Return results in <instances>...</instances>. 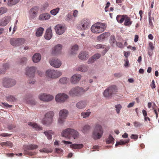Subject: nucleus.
<instances>
[{"mask_svg":"<svg viewBox=\"0 0 159 159\" xmlns=\"http://www.w3.org/2000/svg\"><path fill=\"white\" fill-rule=\"evenodd\" d=\"M62 136L69 139L72 138L74 139L78 138L79 133L78 132L73 129L68 128L63 130L61 133Z\"/></svg>","mask_w":159,"mask_h":159,"instance_id":"f257e3e1","label":"nucleus"},{"mask_svg":"<svg viewBox=\"0 0 159 159\" xmlns=\"http://www.w3.org/2000/svg\"><path fill=\"white\" fill-rule=\"evenodd\" d=\"M89 88L84 89L82 87L78 86L72 88L69 91V95L72 97H78L81 96L88 90Z\"/></svg>","mask_w":159,"mask_h":159,"instance_id":"f03ea898","label":"nucleus"},{"mask_svg":"<svg viewBox=\"0 0 159 159\" xmlns=\"http://www.w3.org/2000/svg\"><path fill=\"white\" fill-rule=\"evenodd\" d=\"M106 27V24L100 22L96 23L91 27L92 31L95 33H99L104 31Z\"/></svg>","mask_w":159,"mask_h":159,"instance_id":"7ed1b4c3","label":"nucleus"},{"mask_svg":"<svg viewBox=\"0 0 159 159\" xmlns=\"http://www.w3.org/2000/svg\"><path fill=\"white\" fill-rule=\"evenodd\" d=\"M103 133L102 127L99 124H97L93 132V137L95 140L99 139L102 136Z\"/></svg>","mask_w":159,"mask_h":159,"instance_id":"20e7f679","label":"nucleus"},{"mask_svg":"<svg viewBox=\"0 0 159 159\" xmlns=\"http://www.w3.org/2000/svg\"><path fill=\"white\" fill-rule=\"evenodd\" d=\"M16 80L9 77H3L2 80V85L4 87L9 88L14 86L16 84Z\"/></svg>","mask_w":159,"mask_h":159,"instance_id":"39448f33","label":"nucleus"},{"mask_svg":"<svg viewBox=\"0 0 159 159\" xmlns=\"http://www.w3.org/2000/svg\"><path fill=\"white\" fill-rule=\"evenodd\" d=\"M116 90L115 86L113 85L110 86L104 91L103 95L104 97L107 98H110L116 93Z\"/></svg>","mask_w":159,"mask_h":159,"instance_id":"423d86ee","label":"nucleus"},{"mask_svg":"<svg viewBox=\"0 0 159 159\" xmlns=\"http://www.w3.org/2000/svg\"><path fill=\"white\" fill-rule=\"evenodd\" d=\"M46 74L48 77L52 79L58 78L62 74V72L60 71L51 69L47 70Z\"/></svg>","mask_w":159,"mask_h":159,"instance_id":"0eeeda50","label":"nucleus"},{"mask_svg":"<svg viewBox=\"0 0 159 159\" xmlns=\"http://www.w3.org/2000/svg\"><path fill=\"white\" fill-rule=\"evenodd\" d=\"M38 146L36 144H31L25 145L24 146V154L30 156L34 155V152L29 151L30 150H33L37 149Z\"/></svg>","mask_w":159,"mask_h":159,"instance_id":"6e6552de","label":"nucleus"},{"mask_svg":"<svg viewBox=\"0 0 159 159\" xmlns=\"http://www.w3.org/2000/svg\"><path fill=\"white\" fill-rule=\"evenodd\" d=\"M11 44L13 46H18L23 44L25 42L24 39L11 38L10 40Z\"/></svg>","mask_w":159,"mask_h":159,"instance_id":"1a4fd4ad","label":"nucleus"},{"mask_svg":"<svg viewBox=\"0 0 159 159\" xmlns=\"http://www.w3.org/2000/svg\"><path fill=\"white\" fill-rule=\"evenodd\" d=\"M39 98L41 100L44 102H49L52 101L54 98V97L50 94L45 93H42L39 96Z\"/></svg>","mask_w":159,"mask_h":159,"instance_id":"9d476101","label":"nucleus"},{"mask_svg":"<svg viewBox=\"0 0 159 159\" xmlns=\"http://www.w3.org/2000/svg\"><path fill=\"white\" fill-rule=\"evenodd\" d=\"M50 65L56 68H59L61 65V61L57 58H52L49 60Z\"/></svg>","mask_w":159,"mask_h":159,"instance_id":"9b49d317","label":"nucleus"},{"mask_svg":"<svg viewBox=\"0 0 159 159\" xmlns=\"http://www.w3.org/2000/svg\"><path fill=\"white\" fill-rule=\"evenodd\" d=\"M90 21L88 19H84L81 21L79 27L82 30L87 29L90 27Z\"/></svg>","mask_w":159,"mask_h":159,"instance_id":"f8f14e48","label":"nucleus"},{"mask_svg":"<svg viewBox=\"0 0 159 159\" xmlns=\"http://www.w3.org/2000/svg\"><path fill=\"white\" fill-rule=\"evenodd\" d=\"M36 70V68L34 66L27 67L25 72V75L29 77H34V74Z\"/></svg>","mask_w":159,"mask_h":159,"instance_id":"ddd939ff","label":"nucleus"},{"mask_svg":"<svg viewBox=\"0 0 159 159\" xmlns=\"http://www.w3.org/2000/svg\"><path fill=\"white\" fill-rule=\"evenodd\" d=\"M68 95L65 93H60L55 97V100L57 102H65L68 98Z\"/></svg>","mask_w":159,"mask_h":159,"instance_id":"4468645a","label":"nucleus"},{"mask_svg":"<svg viewBox=\"0 0 159 159\" xmlns=\"http://www.w3.org/2000/svg\"><path fill=\"white\" fill-rule=\"evenodd\" d=\"M62 45L58 44L54 46L52 50V54L54 55H57L61 53L62 49Z\"/></svg>","mask_w":159,"mask_h":159,"instance_id":"2eb2a0df","label":"nucleus"},{"mask_svg":"<svg viewBox=\"0 0 159 159\" xmlns=\"http://www.w3.org/2000/svg\"><path fill=\"white\" fill-rule=\"evenodd\" d=\"M62 142L64 144H71L70 145V147L72 149H80L82 148L83 147V144H72V143L70 141H67L65 140H63L62 141Z\"/></svg>","mask_w":159,"mask_h":159,"instance_id":"dca6fc26","label":"nucleus"},{"mask_svg":"<svg viewBox=\"0 0 159 159\" xmlns=\"http://www.w3.org/2000/svg\"><path fill=\"white\" fill-rule=\"evenodd\" d=\"M81 77V75L80 74H74L71 77L70 79V82L72 84H76L80 81Z\"/></svg>","mask_w":159,"mask_h":159,"instance_id":"f3484780","label":"nucleus"},{"mask_svg":"<svg viewBox=\"0 0 159 159\" xmlns=\"http://www.w3.org/2000/svg\"><path fill=\"white\" fill-rule=\"evenodd\" d=\"M55 30L57 34L59 35H61L65 32L66 28L64 26L60 25H57L55 26Z\"/></svg>","mask_w":159,"mask_h":159,"instance_id":"a211bd4d","label":"nucleus"},{"mask_svg":"<svg viewBox=\"0 0 159 159\" xmlns=\"http://www.w3.org/2000/svg\"><path fill=\"white\" fill-rule=\"evenodd\" d=\"M38 9V8L37 7H34L30 9L29 17L31 19H34L36 16Z\"/></svg>","mask_w":159,"mask_h":159,"instance_id":"6ab92c4d","label":"nucleus"},{"mask_svg":"<svg viewBox=\"0 0 159 159\" xmlns=\"http://www.w3.org/2000/svg\"><path fill=\"white\" fill-rule=\"evenodd\" d=\"M101 55L99 53H96L89 58L87 61L88 64L93 63L97 60L99 59Z\"/></svg>","mask_w":159,"mask_h":159,"instance_id":"aec40b11","label":"nucleus"},{"mask_svg":"<svg viewBox=\"0 0 159 159\" xmlns=\"http://www.w3.org/2000/svg\"><path fill=\"white\" fill-rule=\"evenodd\" d=\"M11 20V17L9 16H6L0 20V25L4 26L7 25Z\"/></svg>","mask_w":159,"mask_h":159,"instance_id":"412c9836","label":"nucleus"},{"mask_svg":"<svg viewBox=\"0 0 159 159\" xmlns=\"http://www.w3.org/2000/svg\"><path fill=\"white\" fill-rule=\"evenodd\" d=\"M69 112L66 109L61 110L59 112V116L61 118L65 119L68 115Z\"/></svg>","mask_w":159,"mask_h":159,"instance_id":"4be33fe9","label":"nucleus"},{"mask_svg":"<svg viewBox=\"0 0 159 159\" xmlns=\"http://www.w3.org/2000/svg\"><path fill=\"white\" fill-rule=\"evenodd\" d=\"M89 57L88 52H81L79 55V58L83 60L87 59Z\"/></svg>","mask_w":159,"mask_h":159,"instance_id":"5701e85b","label":"nucleus"},{"mask_svg":"<svg viewBox=\"0 0 159 159\" xmlns=\"http://www.w3.org/2000/svg\"><path fill=\"white\" fill-rule=\"evenodd\" d=\"M87 105L86 101L84 100L80 101L77 102L76 104V107L80 109H84Z\"/></svg>","mask_w":159,"mask_h":159,"instance_id":"b1692460","label":"nucleus"},{"mask_svg":"<svg viewBox=\"0 0 159 159\" xmlns=\"http://www.w3.org/2000/svg\"><path fill=\"white\" fill-rule=\"evenodd\" d=\"M41 58V55L40 54L38 53H36L33 56V61L34 63H38L40 61Z\"/></svg>","mask_w":159,"mask_h":159,"instance_id":"393cba45","label":"nucleus"},{"mask_svg":"<svg viewBox=\"0 0 159 159\" xmlns=\"http://www.w3.org/2000/svg\"><path fill=\"white\" fill-rule=\"evenodd\" d=\"M52 33L51 29V28H49L46 30L44 37L46 39L49 40L52 37Z\"/></svg>","mask_w":159,"mask_h":159,"instance_id":"a878e982","label":"nucleus"},{"mask_svg":"<svg viewBox=\"0 0 159 159\" xmlns=\"http://www.w3.org/2000/svg\"><path fill=\"white\" fill-rule=\"evenodd\" d=\"M50 15L47 13H44L41 14L39 17V20H46L49 19Z\"/></svg>","mask_w":159,"mask_h":159,"instance_id":"bb28decb","label":"nucleus"},{"mask_svg":"<svg viewBox=\"0 0 159 159\" xmlns=\"http://www.w3.org/2000/svg\"><path fill=\"white\" fill-rule=\"evenodd\" d=\"M28 124L36 130H40L42 129V128L35 123L30 122H28Z\"/></svg>","mask_w":159,"mask_h":159,"instance_id":"cd10ccee","label":"nucleus"},{"mask_svg":"<svg viewBox=\"0 0 159 159\" xmlns=\"http://www.w3.org/2000/svg\"><path fill=\"white\" fill-rule=\"evenodd\" d=\"M89 66L87 65L82 64L80 65L78 67L79 71L82 72H86L88 70Z\"/></svg>","mask_w":159,"mask_h":159,"instance_id":"c85d7f7f","label":"nucleus"},{"mask_svg":"<svg viewBox=\"0 0 159 159\" xmlns=\"http://www.w3.org/2000/svg\"><path fill=\"white\" fill-rule=\"evenodd\" d=\"M79 47L77 45H75L72 46L69 52L70 54L72 55L75 54L78 50Z\"/></svg>","mask_w":159,"mask_h":159,"instance_id":"c756f323","label":"nucleus"},{"mask_svg":"<svg viewBox=\"0 0 159 159\" xmlns=\"http://www.w3.org/2000/svg\"><path fill=\"white\" fill-rule=\"evenodd\" d=\"M109 35V33H104L101 34L97 37V39L98 40H103L107 38Z\"/></svg>","mask_w":159,"mask_h":159,"instance_id":"7c9ffc66","label":"nucleus"},{"mask_svg":"<svg viewBox=\"0 0 159 159\" xmlns=\"http://www.w3.org/2000/svg\"><path fill=\"white\" fill-rule=\"evenodd\" d=\"M54 115V112L52 111L47 112L44 115L46 119H52Z\"/></svg>","mask_w":159,"mask_h":159,"instance_id":"2f4dec72","label":"nucleus"},{"mask_svg":"<svg viewBox=\"0 0 159 159\" xmlns=\"http://www.w3.org/2000/svg\"><path fill=\"white\" fill-rule=\"evenodd\" d=\"M20 0H7V5L10 7L15 5L18 3Z\"/></svg>","mask_w":159,"mask_h":159,"instance_id":"473e14b6","label":"nucleus"},{"mask_svg":"<svg viewBox=\"0 0 159 159\" xmlns=\"http://www.w3.org/2000/svg\"><path fill=\"white\" fill-rule=\"evenodd\" d=\"M124 25L125 26H129L132 24V21H131L130 18L126 15L124 20Z\"/></svg>","mask_w":159,"mask_h":159,"instance_id":"72a5a7b5","label":"nucleus"},{"mask_svg":"<svg viewBox=\"0 0 159 159\" xmlns=\"http://www.w3.org/2000/svg\"><path fill=\"white\" fill-rule=\"evenodd\" d=\"M44 29L42 27H39L37 29L36 32V35L37 37H40L42 35Z\"/></svg>","mask_w":159,"mask_h":159,"instance_id":"f704fd0d","label":"nucleus"},{"mask_svg":"<svg viewBox=\"0 0 159 159\" xmlns=\"http://www.w3.org/2000/svg\"><path fill=\"white\" fill-rule=\"evenodd\" d=\"M110 42L111 45L114 47L117 44L115 36L114 35H112L110 37Z\"/></svg>","mask_w":159,"mask_h":159,"instance_id":"c9c22d12","label":"nucleus"},{"mask_svg":"<svg viewBox=\"0 0 159 159\" xmlns=\"http://www.w3.org/2000/svg\"><path fill=\"white\" fill-rule=\"evenodd\" d=\"M126 16V15H118L116 17V20L118 22L121 23L124 20Z\"/></svg>","mask_w":159,"mask_h":159,"instance_id":"e433bc0d","label":"nucleus"},{"mask_svg":"<svg viewBox=\"0 0 159 159\" xmlns=\"http://www.w3.org/2000/svg\"><path fill=\"white\" fill-rule=\"evenodd\" d=\"M65 20L68 21H74L75 20V18H74L72 15L71 13H69L67 15L66 17Z\"/></svg>","mask_w":159,"mask_h":159,"instance_id":"4c0bfd02","label":"nucleus"},{"mask_svg":"<svg viewBox=\"0 0 159 159\" xmlns=\"http://www.w3.org/2000/svg\"><path fill=\"white\" fill-rule=\"evenodd\" d=\"M6 100L8 102H14L16 101V98L13 96L9 95L6 97Z\"/></svg>","mask_w":159,"mask_h":159,"instance_id":"58836bf2","label":"nucleus"},{"mask_svg":"<svg viewBox=\"0 0 159 159\" xmlns=\"http://www.w3.org/2000/svg\"><path fill=\"white\" fill-rule=\"evenodd\" d=\"M27 59L25 57H23L19 58V64L21 65H23L26 63Z\"/></svg>","mask_w":159,"mask_h":159,"instance_id":"ea45409f","label":"nucleus"},{"mask_svg":"<svg viewBox=\"0 0 159 159\" xmlns=\"http://www.w3.org/2000/svg\"><path fill=\"white\" fill-rule=\"evenodd\" d=\"M130 139H127L125 140V141H122L121 140L119 142H116V146H117L121 145H124L126 143H129V141Z\"/></svg>","mask_w":159,"mask_h":159,"instance_id":"a19ab883","label":"nucleus"},{"mask_svg":"<svg viewBox=\"0 0 159 159\" xmlns=\"http://www.w3.org/2000/svg\"><path fill=\"white\" fill-rule=\"evenodd\" d=\"M89 110V109H88L86 112H82L81 114V116L84 118H86L88 117L90 114V112Z\"/></svg>","mask_w":159,"mask_h":159,"instance_id":"79ce46f5","label":"nucleus"},{"mask_svg":"<svg viewBox=\"0 0 159 159\" xmlns=\"http://www.w3.org/2000/svg\"><path fill=\"white\" fill-rule=\"evenodd\" d=\"M114 139L111 135H110L109 137L107 139L106 142L107 144L112 143L114 142Z\"/></svg>","mask_w":159,"mask_h":159,"instance_id":"37998d69","label":"nucleus"},{"mask_svg":"<svg viewBox=\"0 0 159 159\" xmlns=\"http://www.w3.org/2000/svg\"><path fill=\"white\" fill-rule=\"evenodd\" d=\"M68 80L66 77H62L60 79L59 82L62 84H65L67 83Z\"/></svg>","mask_w":159,"mask_h":159,"instance_id":"c03bdc74","label":"nucleus"},{"mask_svg":"<svg viewBox=\"0 0 159 159\" xmlns=\"http://www.w3.org/2000/svg\"><path fill=\"white\" fill-rule=\"evenodd\" d=\"M2 69L5 73L7 70L8 69L9 67V65L8 63H4L2 64Z\"/></svg>","mask_w":159,"mask_h":159,"instance_id":"a18cd8bd","label":"nucleus"},{"mask_svg":"<svg viewBox=\"0 0 159 159\" xmlns=\"http://www.w3.org/2000/svg\"><path fill=\"white\" fill-rule=\"evenodd\" d=\"M42 123L46 126L49 125L52 123V120H43Z\"/></svg>","mask_w":159,"mask_h":159,"instance_id":"49530a36","label":"nucleus"},{"mask_svg":"<svg viewBox=\"0 0 159 159\" xmlns=\"http://www.w3.org/2000/svg\"><path fill=\"white\" fill-rule=\"evenodd\" d=\"M90 127L88 125H85L84 126L82 130V132L84 133H85L90 130Z\"/></svg>","mask_w":159,"mask_h":159,"instance_id":"de8ad7c7","label":"nucleus"},{"mask_svg":"<svg viewBox=\"0 0 159 159\" xmlns=\"http://www.w3.org/2000/svg\"><path fill=\"white\" fill-rule=\"evenodd\" d=\"M60 8L59 7H57L55 9L52 10L50 11L51 14L54 16L56 15L59 12Z\"/></svg>","mask_w":159,"mask_h":159,"instance_id":"09e8293b","label":"nucleus"},{"mask_svg":"<svg viewBox=\"0 0 159 159\" xmlns=\"http://www.w3.org/2000/svg\"><path fill=\"white\" fill-rule=\"evenodd\" d=\"M7 11V9L5 7H0V16L6 13Z\"/></svg>","mask_w":159,"mask_h":159,"instance_id":"8fccbe9b","label":"nucleus"},{"mask_svg":"<svg viewBox=\"0 0 159 159\" xmlns=\"http://www.w3.org/2000/svg\"><path fill=\"white\" fill-rule=\"evenodd\" d=\"M34 77H29V79L28 80V83L31 84H34L36 82V80L34 78Z\"/></svg>","mask_w":159,"mask_h":159,"instance_id":"3c124183","label":"nucleus"},{"mask_svg":"<svg viewBox=\"0 0 159 159\" xmlns=\"http://www.w3.org/2000/svg\"><path fill=\"white\" fill-rule=\"evenodd\" d=\"M152 20L154 21V18L152 17V18H148L149 20V27L150 28L152 29L154 27Z\"/></svg>","mask_w":159,"mask_h":159,"instance_id":"603ef678","label":"nucleus"},{"mask_svg":"<svg viewBox=\"0 0 159 159\" xmlns=\"http://www.w3.org/2000/svg\"><path fill=\"white\" fill-rule=\"evenodd\" d=\"M115 107L116 108V110L117 113L119 114L120 113V110L121 109L122 106L120 104H117L115 105Z\"/></svg>","mask_w":159,"mask_h":159,"instance_id":"864d4df0","label":"nucleus"},{"mask_svg":"<svg viewBox=\"0 0 159 159\" xmlns=\"http://www.w3.org/2000/svg\"><path fill=\"white\" fill-rule=\"evenodd\" d=\"M44 133L46 136L47 138L49 139H52V135L49 133L48 131H45L44 132Z\"/></svg>","mask_w":159,"mask_h":159,"instance_id":"5fc2aeb1","label":"nucleus"},{"mask_svg":"<svg viewBox=\"0 0 159 159\" xmlns=\"http://www.w3.org/2000/svg\"><path fill=\"white\" fill-rule=\"evenodd\" d=\"M2 104L6 108H11L12 107V105H10L5 102H2Z\"/></svg>","mask_w":159,"mask_h":159,"instance_id":"6e6d98bb","label":"nucleus"},{"mask_svg":"<svg viewBox=\"0 0 159 159\" xmlns=\"http://www.w3.org/2000/svg\"><path fill=\"white\" fill-rule=\"evenodd\" d=\"M134 125L135 127H140L142 125V124L140 123L139 122L135 121L134 122Z\"/></svg>","mask_w":159,"mask_h":159,"instance_id":"4d7b16f0","label":"nucleus"},{"mask_svg":"<svg viewBox=\"0 0 159 159\" xmlns=\"http://www.w3.org/2000/svg\"><path fill=\"white\" fill-rule=\"evenodd\" d=\"M105 46L104 45L98 44L95 46V47L97 49H99L100 48H105Z\"/></svg>","mask_w":159,"mask_h":159,"instance_id":"13d9d810","label":"nucleus"},{"mask_svg":"<svg viewBox=\"0 0 159 159\" xmlns=\"http://www.w3.org/2000/svg\"><path fill=\"white\" fill-rule=\"evenodd\" d=\"M143 114L144 116V119H150L148 117H147L146 116H147V113L146 110L143 109L142 111Z\"/></svg>","mask_w":159,"mask_h":159,"instance_id":"bf43d9fd","label":"nucleus"},{"mask_svg":"<svg viewBox=\"0 0 159 159\" xmlns=\"http://www.w3.org/2000/svg\"><path fill=\"white\" fill-rule=\"evenodd\" d=\"M78 11L77 10H75L74 11L73 13V16L74 18H75V17H77L78 14Z\"/></svg>","mask_w":159,"mask_h":159,"instance_id":"052dcab7","label":"nucleus"},{"mask_svg":"<svg viewBox=\"0 0 159 159\" xmlns=\"http://www.w3.org/2000/svg\"><path fill=\"white\" fill-rule=\"evenodd\" d=\"M15 127L16 126L15 125L11 124L8 125V129L11 130L15 128Z\"/></svg>","mask_w":159,"mask_h":159,"instance_id":"680f3d73","label":"nucleus"},{"mask_svg":"<svg viewBox=\"0 0 159 159\" xmlns=\"http://www.w3.org/2000/svg\"><path fill=\"white\" fill-rule=\"evenodd\" d=\"M40 151L41 152H46V153L50 152L49 151V150L46 148H44L42 149H41L40 150Z\"/></svg>","mask_w":159,"mask_h":159,"instance_id":"e2e57ef3","label":"nucleus"},{"mask_svg":"<svg viewBox=\"0 0 159 159\" xmlns=\"http://www.w3.org/2000/svg\"><path fill=\"white\" fill-rule=\"evenodd\" d=\"M138 138V136L137 135L132 134L130 136V138L131 139H133L135 140H137Z\"/></svg>","mask_w":159,"mask_h":159,"instance_id":"0e129e2a","label":"nucleus"},{"mask_svg":"<svg viewBox=\"0 0 159 159\" xmlns=\"http://www.w3.org/2000/svg\"><path fill=\"white\" fill-rule=\"evenodd\" d=\"M153 50L148 48V54L150 57H151L153 54Z\"/></svg>","mask_w":159,"mask_h":159,"instance_id":"69168bd1","label":"nucleus"},{"mask_svg":"<svg viewBox=\"0 0 159 159\" xmlns=\"http://www.w3.org/2000/svg\"><path fill=\"white\" fill-rule=\"evenodd\" d=\"M116 45L118 47L121 48H122L124 47L123 45L121 43H117V44H116Z\"/></svg>","mask_w":159,"mask_h":159,"instance_id":"338daca9","label":"nucleus"},{"mask_svg":"<svg viewBox=\"0 0 159 159\" xmlns=\"http://www.w3.org/2000/svg\"><path fill=\"white\" fill-rule=\"evenodd\" d=\"M56 152L59 153H61L63 152V150L61 148H56Z\"/></svg>","mask_w":159,"mask_h":159,"instance_id":"774afa93","label":"nucleus"}]
</instances>
